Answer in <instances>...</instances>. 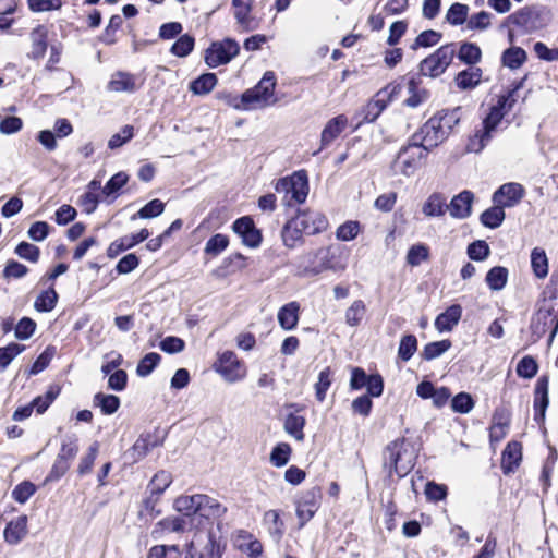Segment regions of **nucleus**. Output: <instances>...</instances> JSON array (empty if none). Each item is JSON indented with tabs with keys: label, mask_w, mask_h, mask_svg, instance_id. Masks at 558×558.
<instances>
[{
	"label": "nucleus",
	"mask_w": 558,
	"mask_h": 558,
	"mask_svg": "<svg viewBox=\"0 0 558 558\" xmlns=\"http://www.w3.org/2000/svg\"><path fill=\"white\" fill-rule=\"evenodd\" d=\"M473 199L474 194L471 191L464 190L451 199L450 204L447 205V209L451 217L464 219L471 215Z\"/></svg>",
	"instance_id": "22"
},
{
	"label": "nucleus",
	"mask_w": 558,
	"mask_h": 558,
	"mask_svg": "<svg viewBox=\"0 0 558 558\" xmlns=\"http://www.w3.org/2000/svg\"><path fill=\"white\" fill-rule=\"evenodd\" d=\"M173 507L185 517H196L209 523L219 521L227 512L225 505L205 494L179 496L174 499Z\"/></svg>",
	"instance_id": "1"
},
{
	"label": "nucleus",
	"mask_w": 558,
	"mask_h": 558,
	"mask_svg": "<svg viewBox=\"0 0 558 558\" xmlns=\"http://www.w3.org/2000/svg\"><path fill=\"white\" fill-rule=\"evenodd\" d=\"M348 119L344 114L337 116L329 120L322 131L320 148L329 146L345 129Z\"/></svg>",
	"instance_id": "24"
},
{
	"label": "nucleus",
	"mask_w": 558,
	"mask_h": 558,
	"mask_svg": "<svg viewBox=\"0 0 558 558\" xmlns=\"http://www.w3.org/2000/svg\"><path fill=\"white\" fill-rule=\"evenodd\" d=\"M538 371V365L536 360L531 355H525L520 360L517 365V374L521 378H533Z\"/></svg>",
	"instance_id": "56"
},
{
	"label": "nucleus",
	"mask_w": 558,
	"mask_h": 558,
	"mask_svg": "<svg viewBox=\"0 0 558 558\" xmlns=\"http://www.w3.org/2000/svg\"><path fill=\"white\" fill-rule=\"evenodd\" d=\"M401 84L390 83L379 92L359 111V124L374 122L386 109L388 104L401 92Z\"/></svg>",
	"instance_id": "9"
},
{
	"label": "nucleus",
	"mask_w": 558,
	"mask_h": 558,
	"mask_svg": "<svg viewBox=\"0 0 558 558\" xmlns=\"http://www.w3.org/2000/svg\"><path fill=\"white\" fill-rule=\"evenodd\" d=\"M276 87L275 73L268 71L264 74L262 80L253 88L246 89L242 96L241 101L243 108L246 110L265 108L274 105L277 99L274 96Z\"/></svg>",
	"instance_id": "5"
},
{
	"label": "nucleus",
	"mask_w": 558,
	"mask_h": 558,
	"mask_svg": "<svg viewBox=\"0 0 558 558\" xmlns=\"http://www.w3.org/2000/svg\"><path fill=\"white\" fill-rule=\"evenodd\" d=\"M417 350V339L413 335L403 336L400 340L398 355L402 361H409Z\"/></svg>",
	"instance_id": "55"
},
{
	"label": "nucleus",
	"mask_w": 558,
	"mask_h": 558,
	"mask_svg": "<svg viewBox=\"0 0 558 558\" xmlns=\"http://www.w3.org/2000/svg\"><path fill=\"white\" fill-rule=\"evenodd\" d=\"M99 445L94 442L89 446L87 453L81 458L77 472L80 475H86L92 472L94 462L98 454Z\"/></svg>",
	"instance_id": "59"
},
{
	"label": "nucleus",
	"mask_w": 558,
	"mask_h": 558,
	"mask_svg": "<svg viewBox=\"0 0 558 558\" xmlns=\"http://www.w3.org/2000/svg\"><path fill=\"white\" fill-rule=\"evenodd\" d=\"M58 302V293L54 288L50 286L47 290L43 291L35 300L34 307L37 312L47 313L51 312Z\"/></svg>",
	"instance_id": "40"
},
{
	"label": "nucleus",
	"mask_w": 558,
	"mask_h": 558,
	"mask_svg": "<svg viewBox=\"0 0 558 558\" xmlns=\"http://www.w3.org/2000/svg\"><path fill=\"white\" fill-rule=\"evenodd\" d=\"M475 402L470 393L459 392L451 400V409L456 413L466 414L473 410Z\"/></svg>",
	"instance_id": "54"
},
{
	"label": "nucleus",
	"mask_w": 558,
	"mask_h": 558,
	"mask_svg": "<svg viewBox=\"0 0 558 558\" xmlns=\"http://www.w3.org/2000/svg\"><path fill=\"white\" fill-rule=\"evenodd\" d=\"M217 76L215 73H205L190 83V90L194 95H206L210 93L217 85Z\"/></svg>",
	"instance_id": "36"
},
{
	"label": "nucleus",
	"mask_w": 558,
	"mask_h": 558,
	"mask_svg": "<svg viewBox=\"0 0 558 558\" xmlns=\"http://www.w3.org/2000/svg\"><path fill=\"white\" fill-rule=\"evenodd\" d=\"M93 405L100 408L102 414L111 415L118 411L120 399L114 395L98 392L94 396Z\"/></svg>",
	"instance_id": "38"
},
{
	"label": "nucleus",
	"mask_w": 558,
	"mask_h": 558,
	"mask_svg": "<svg viewBox=\"0 0 558 558\" xmlns=\"http://www.w3.org/2000/svg\"><path fill=\"white\" fill-rule=\"evenodd\" d=\"M292 449L287 442H279L276 445L270 452V463L276 468L284 466L291 456Z\"/></svg>",
	"instance_id": "48"
},
{
	"label": "nucleus",
	"mask_w": 558,
	"mask_h": 558,
	"mask_svg": "<svg viewBox=\"0 0 558 558\" xmlns=\"http://www.w3.org/2000/svg\"><path fill=\"white\" fill-rule=\"evenodd\" d=\"M469 7L463 3L456 2L447 11L446 21L453 25L459 26L468 21Z\"/></svg>",
	"instance_id": "47"
},
{
	"label": "nucleus",
	"mask_w": 558,
	"mask_h": 558,
	"mask_svg": "<svg viewBox=\"0 0 558 558\" xmlns=\"http://www.w3.org/2000/svg\"><path fill=\"white\" fill-rule=\"evenodd\" d=\"M551 20V12L546 7H524L507 17V22L518 26L524 33H533L545 27Z\"/></svg>",
	"instance_id": "8"
},
{
	"label": "nucleus",
	"mask_w": 558,
	"mask_h": 558,
	"mask_svg": "<svg viewBox=\"0 0 558 558\" xmlns=\"http://www.w3.org/2000/svg\"><path fill=\"white\" fill-rule=\"evenodd\" d=\"M366 313L365 303L362 300H355L345 311V323L350 327L361 324Z\"/></svg>",
	"instance_id": "46"
},
{
	"label": "nucleus",
	"mask_w": 558,
	"mask_h": 558,
	"mask_svg": "<svg viewBox=\"0 0 558 558\" xmlns=\"http://www.w3.org/2000/svg\"><path fill=\"white\" fill-rule=\"evenodd\" d=\"M490 250L488 244L483 240H477L468 246V256L472 260L482 262L489 256Z\"/></svg>",
	"instance_id": "61"
},
{
	"label": "nucleus",
	"mask_w": 558,
	"mask_h": 558,
	"mask_svg": "<svg viewBox=\"0 0 558 558\" xmlns=\"http://www.w3.org/2000/svg\"><path fill=\"white\" fill-rule=\"evenodd\" d=\"M300 227L301 225L293 218L286 222L281 231V238L286 247L295 248L303 244L304 232L301 231Z\"/></svg>",
	"instance_id": "31"
},
{
	"label": "nucleus",
	"mask_w": 558,
	"mask_h": 558,
	"mask_svg": "<svg viewBox=\"0 0 558 558\" xmlns=\"http://www.w3.org/2000/svg\"><path fill=\"white\" fill-rule=\"evenodd\" d=\"M24 350L25 345L15 342L0 348V372L4 371L10 365V363Z\"/></svg>",
	"instance_id": "50"
},
{
	"label": "nucleus",
	"mask_w": 558,
	"mask_h": 558,
	"mask_svg": "<svg viewBox=\"0 0 558 558\" xmlns=\"http://www.w3.org/2000/svg\"><path fill=\"white\" fill-rule=\"evenodd\" d=\"M456 54L461 62L470 66H474L482 59L481 48L474 43H462Z\"/></svg>",
	"instance_id": "35"
},
{
	"label": "nucleus",
	"mask_w": 558,
	"mask_h": 558,
	"mask_svg": "<svg viewBox=\"0 0 558 558\" xmlns=\"http://www.w3.org/2000/svg\"><path fill=\"white\" fill-rule=\"evenodd\" d=\"M221 556L222 547L216 539L215 534L209 532L207 534V541L202 546V548L197 549L195 547V543L191 542L186 546L185 555L183 558H221Z\"/></svg>",
	"instance_id": "19"
},
{
	"label": "nucleus",
	"mask_w": 558,
	"mask_h": 558,
	"mask_svg": "<svg viewBox=\"0 0 558 558\" xmlns=\"http://www.w3.org/2000/svg\"><path fill=\"white\" fill-rule=\"evenodd\" d=\"M215 369L229 383L239 381L246 375L245 365L232 351H225L219 354L218 361L215 363Z\"/></svg>",
	"instance_id": "14"
},
{
	"label": "nucleus",
	"mask_w": 558,
	"mask_h": 558,
	"mask_svg": "<svg viewBox=\"0 0 558 558\" xmlns=\"http://www.w3.org/2000/svg\"><path fill=\"white\" fill-rule=\"evenodd\" d=\"M505 217L504 207L495 204V206L483 211L480 219L485 227L496 229L502 223Z\"/></svg>",
	"instance_id": "42"
},
{
	"label": "nucleus",
	"mask_w": 558,
	"mask_h": 558,
	"mask_svg": "<svg viewBox=\"0 0 558 558\" xmlns=\"http://www.w3.org/2000/svg\"><path fill=\"white\" fill-rule=\"evenodd\" d=\"M508 280V270L505 267L496 266L493 267L486 275L485 281L487 286L494 290H501Z\"/></svg>",
	"instance_id": "45"
},
{
	"label": "nucleus",
	"mask_w": 558,
	"mask_h": 558,
	"mask_svg": "<svg viewBox=\"0 0 558 558\" xmlns=\"http://www.w3.org/2000/svg\"><path fill=\"white\" fill-rule=\"evenodd\" d=\"M161 356L158 353H147L137 364L136 373L141 377L148 376L159 364Z\"/></svg>",
	"instance_id": "57"
},
{
	"label": "nucleus",
	"mask_w": 558,
	"mask_h": 558,
	"mask_svg": "<svg viewBox=\"0 0 558 558\" xmlns=\"http://www.w3.org/2000/svg\"><path fill=\"white\" fill-rule=\"evenodd\" d=\"M456 122L453 113L439 112L429 118L410 138L428 153L447 138Z\"/></svg>",
	"instance_id": "3"
},
{
	"label": "nucleus",
	"mask_w": 558,
	"mask_h": 558,
	"mask_svg": "<svg viewBox=\"0 0 558 558\" xmlns=\"http://www.w3.org/2000/svg\"><path fill=\"white\" fill-rule=\"evenodd\" d=\"M253 9L240 10L233 12L238 29L241 33H248L257 29L260 24V20L253 15Z\"/></svg>",
	"instance_id": "34"
},
{
	"label": "nucleus",
	"mask_w": 558,
	"mask_h": 558,
	"mask_svg": "<svg viewBox=\"0 0 558 558\" xmlns=\"http://www.w3.org/2000/svg\"><path fill=\"white\" fill-rule=\"evenodd\" d=\"M531 267L534 275L539 279H543L548 275V258L543 248L535 247L532 250Z\"/></svg>",
	"instance_id": "39"
},
{
	"label": "nucleus",
	"mask_w": 558,
	"mask_h": 558,
	"mask_svg": "<svg viewBox=\"0 0 558 558\" xmlns=\"http://www.w3.org/2000/svg\"><path fill=\"white\" fill-rule=\"evenodd\" d=\"M32 50L29 57L40 59L45 56L48 47V29L44 25H38L31 33Z\"/></svg>",
	"instance_id": "30"
},
{
	"label": "nucleus",
	"mask_w": 558,
	"mask_h": 558,
	"mask_svg": "<svg viewBox=\"0 0 558 558\" xmlns=\"http://www.w3.org/2000/svg\"><path fill=\"white\" fill-rule=\"evenodd\" d=\"M427 154L424 148L410 138L408 144L399 150L392 163V169L396 173L399 172L410 177L421 167Z\"/></svg>",
	"instance_id": "12"
},
{
	"label": "nucleus",
	"mask_w": 558,
	"mask_h": 558,
	"mask_svg": "<svg viewBox=\"0 0 558 558\" xmlns=\"http://www.w3.org/2000/svg\"><path fill=\"white\" fill-rule=\"evenodd\" d=\"M507 114L497 105H494L489 113L485 117L482 123V129L476 131L475 134L469 140L466 149L471 153H480L490 142L497 126L500 124L504 117Z\"/></svg>",
	"instance_id": "11"
},
{
	"label": "nucleus",
	"mask_w": 558,
	"mask_h": 558,
	"mask_svg": "<svg viewBox=\"0 0 558 558\" xmlns=\"http://www.w3.org/2000/svg\"><path fill=\"white\" fill-rule=\"evenodd\" d=\"M299 304L290 302L283 305L278 312V322L284 330H292L299 322Z\"/></svg>",
	"instance_id": "32"
},
{
	"label": "nucleus",
	"mask_w": 558,
	"mask_h": 558,
	"mask_svg": "<svg viewBox=\"0 0 558 558\" xmlns=\"http://www.w3.org/2000/svg\"><path fill=\"white\" fill-rule=\"evenodd\" d=\"M548 385L549 380L547 376H541L535 385L533 407L534 420L537 423H542L545 420V412L549 404Z\"/></svg>",
	"instance_id": "20"
},
{
	"label": "nucleus",
	"mask_w": 558,
	"mask_h": 558,
	"mask_svg": "<svg viewBox=\"0 0 558 558\" xmlns=\"http://www.w3.org/2000/svg\"><path fill=\"white\" fill-rule=\"evenodd\" d=\"M304 426L305 418L302 415H298L294 413L287 415L283 424L286 433L291 435L299 441H302L304 439Z\"/></svg>",
	"instance_id": "43"
},
{
	"label": "nucleus",
	"mask_w": 558,
	"mask_h": 558,
	"mask_svg": "<svg viewBox=\"0 0 558 558\" xmlns=\"http://www.w3.org/2000/svg\"><path fill=\"white\" fill-rule=\"evenodd\" d=\"M446 210V198L439 193H433L423 205V213L427 217L442 216Z\"/></svg>",
	"instance_id": "37"
},
{
	"label": "nucleus",
	"mask_w": 558,
	"mask_h": 558,
	"mask_svg": "<svg viewBox=\"0 0 558 558\" xmlns=\"http://www.w3.org/2000/svg\"><path fill=\"white\" fill-rule=\"evenodd\" d=\"M483 71L477 66H469L459 72L454 77L457 87L461 90H470L477 87L482 81Z\"/></svg>",
	"instance_id": "29"
},
{
	"label": "nucleus",
	"mask_w": 558,
	"mask_h": 558,
	"mask_svg": "<svg viewBox=\"0 0 558 558\" xmlns=\"http://www.w3.org/2000/svg\"><path fill=\"white\" fill-rule=\"evenodd\" d=\"M129 175L120 171L112 175L106 185L101 189V194L106 197L108 203L113 202L118 196L120 190L128 183Z\"/></svg>",
	"instance_id": "33"
},
{
	"label": "nucleus",
	"mask_w": 558,
	"mask_h": 558,
	"mask_svg": "<svg viewBox=\"0 0 558 558\" xmlns=\"http://www.w3.org/2000/svg\"><path fill=\"white\" fill-rule=\"evenodd\" d=\"M275 190L282 195L283 205L291 207L302 204L308 194L307 175L304 171L294 172L290 177L278 180Z\"/></svg>",
	"instance_id": "7"
},
{
	"label": "nucleus",
	"mask_w": 558,
	"mask_h": 558,
	"mask_svg": "<svg viewBox=\"0 0 558 558\" xmlns=\"http://www.w3.org/2000/svg\"><path fill=\"white\" fill-rule=\"evenodd\" d=\"M320 499V489L312 488L304 493L296 502V515L300 520V525L303 526L310 521L318 509Z\"/></svg>",
	"instance_id": "16"
},
{
	"label": "nucleus",
	"mask_w": 558,
	"mask_h": 558,
	"mask_svg": "<svg viewBox=\"0 0 558 558\" xmlns=\"http://www.w3.org/2000/svg\"><path fill=\"white\" fill-rule=\"evenodd\" d=\"M450 347V340L429 342L424 347L422 357L426 361H432L434 359L439 357L441 354L448 351Z\"/></svg>",
	"instance_id": "51"
},
{
	"label": "nucleus",
	"mask_w": 558,
	"mask_h": 558,
	"mask_svg": "<svg viewBox=\"0 0 558 558\" xmlns=\"http://www.w3.org/2000/svg\"><path fill=\"white\" fill-rule=\"evenodd\" d=\"M161 444L158 438L149 433L141 435L134 442L128 454L132 462H138L145 458L154 448L159 447Z\"/></svg>",
	"instance_id": "23"
},
{
	"label": "nucleus",
	"mask_w": 558,
	"mask_h": 558,
	"mask_svg": "<svg viewBox=\"0 0 558 558\" xmlns=\"http://www.w3.org/2000/svg\"><path fill=\"white\" fill-rule=\"evenodd\" d=\"M454 56L456 45L453 43L442 45L420 62L418 71L421 75L436 78L446 72Z\"/></svg>",
	"instance_id": "10"
},
{
	"label": "nucleus",
	"mask_w": 558,
	"mask_h": 558,
	"mask_svg": "<svg viewBox=\"0 0 558 558\" xmlns=\"http://www.w3.org/2000/svg\"><path fill=\"white\" fill-rule=\"evenodd\" d=\"M531 329L534 336L542 338L548 330L549 343L558 331V299H544L534 314L531 322Z\"/></svg>",
	"instance_id": "6"
},
{
	"label": "nucleus",
	"mask_w": 558,
	"mask_h": 558,
	"mask_svg": "<svg viewBox=\"0 0 558 558\" xmlns=\"http://www.w3.org/2000/svg\"><path fill=\"white\" fill-rule=\"evenodd\" d=\"M172 483V475L170 472L160 470L158 471L148 484V490L151 495L159 497Z\"/></svg>",
	"instance_id": "44"
},
{
	"label": "nucleus",
	"mask_w": 558,
	"mask_h": 558,
	"mask_svg": "<svg viewBox=\"0 0 558 558\" xmlns=\"http://www.w3.org/2000/svg\"><path fill=\"white\" fill-rule=\"evenodd\" d=\"M78 452V439L71 435L63 438L58 458L71 463Z\"/></svg>",
	"instance_id": "49"
},
{
	"label": "nucleus",
	"mask_w": 558,
	"mask_h": 558,
	"mask_svg": "<svg viewBox=\"0 0 558 558\" xmlns=\"http://www.w3.org/2000/svg\"><path fill=\"white\" fill-rule=\"evenodd\" d=\"M429 258V248L426 244L412 245L407 254V263L411 266H418Z\"/></svg>",
	"instance_id": "53"
},
{
	"label": "nucleus",
	"mask_w": 558,
	"mask_h": 558,
	"mask_svg": "<svg viewBox=\"0 0 558 558\" xmlns=\"http://www.w3.org/2000/svg\"><path fill=\"white\" fill-rule=\"evenodd\" d=\"M526 52L520 47H511L504 51L502 64L511 70L519 69L526 61Z\"/></svg>",
	"instance_id": "41"
},
{
	"label": "nucleus",
	"mask_w": 558,
	"mask_h": 558,
	"mask_svg": "<svg viewBox=\"0 0 558 558\" xmlns=\"http://www.w3.org/2000/svg\"><path fill=\"white\" fill-rule=\"evenodd\" d=\"M416 456L405 438H398L387 445L384 451V469L389 477L396 473L405 476L414 466Z\"/></svg>",
	"instance_id": "4"
},
{
	"label": "nucleus",
	"mask_w": 558,
	"mask_h": 558,
	"mask_svg": "<svg viewBox=\"0 0 558 558\" xmlns=\"http://www.w3.org/2000/svg\"><path fill=\"white\" fill-rule=\"evenodd\" d=\"M441 37L442 35L436 31H424L415 38L411 49L416 50L418 47L427 48L435 46L440 41Z\"/></svg>",
	"instance_id": "58"
},
{
	"label": "nucleus",
	"mask_w": 558,
	"mask_h": 558,
	"mask_svg": "<svg viewBox=\"0 0 558 558\" xmlns=\"http://www.w3.org/2000/svg\"><path fill=\"white\" fill-rule=\"evenodd\" d=\"M194 44V37L189 34H184L174 41L170 52L177 57L184 58L192 52Z\"/></svg>",
	"instance_id": "52"
},
{
	"label": "nucleus",
	"mask_w": 558,
	"mask_h": 558,
	"mask_svg": "<svg viewBox=\"0 0 558 558\" xmlns=\"http://www.w3.org/2000/svg\"><path fill=\"white\" fill-rule=\"evenodd\" d=\"M149 236V231L147 229H142L138 233L130 234L122 236L116 241H113L107 251V255L109 258H116L122 252L132 248L136 244L145 241Z\"/></svg>",
	"instance_id": "21"
},
{
	"label": "nucleus",
	"mask_w": 558,
	"mask_h": 558,
	"mask_svg": "<svg viewBox=\"0 0 558 558\" xmlns=\"http://www.w3.org/2000/svg\"><path fill=\"white\" fill-rule=\"evenodd\" d=\"M522 459V446L518 441H510L502 451L501 470L510 474L519 466Z\"/></svg>",
	"instance_id": "25"
},
{
	"label": "nucleus",
	"mask_w": 558,
	"mask_h": 558,
	"mask_svg": "<svg viewBox=\"0 0 558 558\" xmlns=\"http://www.w3.org/2000/svg\"><path fill=\"white\" fill-rule=\"evenodd\" d=\"M331 385V371L330 367H326L318 375V381L315 384V393L319 402H323L326 398L327 390Z\"/></svg>",
	"instance_id": "60"
},
{
	"label": "nucleus",
	"mask_w": 558,
	"mask_h": 558,
	"mask_svg": "<svg viewBox=\"0 0 558 558\" xmlns=\"http://www.w3.org/2000/svg\"><path fill=\"white\" fill-rule=\"evenodd\" d=\"M233 231L242 239V242L250 247H257L262 242V234L255 228L251 217L244 216L233 222Z\"/></svg>",
	"instance_id": "17"
},
{
	"label": "nucleus",
	"mask_w": 558,
	"mask_h": 558,
	"mask_svg": "<svg viewBox=\"0 0 558 558\" xmlns=\"http://www.w3.org/2000/svg\"><path fill=\"white\" fill-rule=\"evenodd\" d=\"M165 210V204L156 198V199H153L150 202H148L144 207H142L136 216L142 218V219H149V218H155V217H158L159 215H161Z\"/></svg>",
	"instance_id": "63"
},
{
	"label": "nucleus",
	"mask_w": 558,
	"mask_h": 558,
	"mask_svg": "<svg viewBox=\"0 0 558 558\" xmlns=\"http://www.w3.org/2000/svg\"><path fill=\"white\" fill-rule=\"evenodd\" d=\"M360 233V223L357 221H347L338 227L336 236L340 241H351Z\"/></svg>",
	"instance_id": "64"
},
{
	"label": "nucleus",
	"mask_w": 558,
	"mask_h": 558,
	"mask_svg": "<svg viewBox=\"0 0 558 558\" xmlns=\"http://www.w3.org/2000/svg\"><path fill=\"white\" fill-rule=\"evenodd\" d=\"M107 88L108 90L116 93H134L138 86L136 84L135 75L119 71L112 74Z\"/></svg>",
	"instance_id": "27"
},
{
	"label": "nucleus",
	"mask_w": 558,
	"mask_h": 558,
	"mask_svg": "<svg viewBox=\"0 0 558 558\" xmlns=\"http://www.w3.org/2000/svg\"><path fill=\"white\" fill-rule=\"evenodd\" d=\"M240 52L236 40L226 38L222 41L213 43L205 52V62L209 68H217L229 63Z\"/></svg>",
	"instance_id": "13"
},
{
	"label": "nucleus",
	"mask_w": 558,
	"mask_h": 558,
	"mask_svg": "<svg viewBox=\"0 0 558 558\" xmlns=\"http://www.w3.org/2000/svg\"><path fill=\"white\" fill-rule=\"evenodd\" d=\"M229 240L227 235L221 233L215 234L207 241L205 253L208 255H218L227 248Z\"/></svg>",
	"instance_id": "62"
},
{
	"label": "nucleus",
	"mask_w": 558,
	"mask_h": 558,
	"mask_svg": "<svg viewBox=\"0 0 558 558\" xmlns=\"http://www.w3.org/2000/svg\"><path fill=\"white\" fill-rule=\"evenodd\" d=\"M27 534V517L20 515L10 521L3 532L4 541L10 545H17Z\"/></svg>",
	"instance_id": "26"
},
{
	"label": "nucleus",
	"mask_w": 558,
	"mask_h": 558,
	"mask_svg": "<svg viewBox=\"0 0 558 558\" xmlns=\"http://www.w3.org/2000/svg\"><path fill=\"white\" fill-rule=\"evenodd\" d=\"M292 218L301 225V231L306 235L320 233L328 227L327 218L322 213L315 210H299Z\"/></svg>",
	"instance_id": "15"
},
{
	"label": "nucleus",
	"mask_w": 558,
	"mask_h": 558,
	"mask_svg": "<svg viewBox=\"0 0 558 558\" xmlns=\"http://www.w3.org/2000/svg\"><path fill=\"white\" fill-rule=\"evenodd\" d=\"M524 196V189L519 183L502 184L493 195L494 204L504 208L515 206Z\"/></svg>",
	"instance_id": "18"
},
{
	"label": "nucleus",
	"mask_w": 558,
	"mask_h": 558,
	"mask_svg": "<svg viewBox=\"0 0 558 558\" xmlns=\"http://www.w3.org/2000/svg\"><path fill=\"white\" fill-rule=\"evenodd\" d=\"M461 315L462 307L459 304H453L436 317L435 328L439 332L451 331L458 325Z\"/></svg>",
	"instance_id": "28"
},
{
	"label": "nucleus",
	"mask_w": 558,
	"mask_h": 558,
	"mask_svg": "<svg viewBox=\"0 0 558 558\" xmlns=\"http://www.w3.org/2000/svg\"><path fill=\"white\" fill-rule=\"evenodd\" d=\"M296 274L303 277L317 276L326 270H339L343 266L337 259L333 246H323L299 255L293 263Z\"/></svg>",
	"instance_id": "2"
}]
</instances>
